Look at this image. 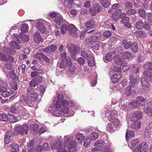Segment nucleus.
I'll return each mask as SVG.
<instances>
[{"label":"nucleus","instance_id":"1","mask_svg":"<svg viewBox=\"0 0 152 152\" xmlns=\"http://www.w3.org/2000/svg\"><path fill=\"white\" fill-rule=\"evenodd\" d=\"M64 146L61 144L60 140L50 142V145L53 149H56V152H75L76 150L77 143L75 140H71L66 137H64Z\"/></svg>","mask_w":152,"mask_h":152},{"label":"nucleus","instance_id":"2","mask_svg":"<svg viewBox=\"0 0 152 152\" xmlns=\"http://www.w3.org/2000/svg\"><path fill=\"white\" fill-rule=\"evenodd\" d=\"M143 67L144 69L149 70L143 72V77L141 79L143 88L147 90L150 86L147 81H152V73L151 71L152 70V62L146 63L144 65Z\"/></svg>","mask_w":152,"mask_h":152},{"label":"nucleus","instance_id":"3","mask_svg":"<svg viewBox=\"0 0 152 152\" xmlns=\"http://www.w3.org/2000/svg\"><path fill=\"white\" fill-rule=\"evenodd\" d=\"M37 98V94L32 89H30L28 91L26 96L24 98L26 103L29 104L31 102H34Z\"/></svg>","mask_w":152,"mask_h":152},{"label":"nucleus","instance_id":"4","mask_svg":"<svg viewBox=\"0 0 152 152\" xmlns=\"http://www.w3.org/2000/svg\"><path fill=\"white\" fill-rule=\"evenodd\" d=\"M138 104L135 100H132L127 104L126 102L122 101L120 105L121 107L125 111H126L132 108H135L137 106Z\"/></svg>","mask_w":152,"mask_h":152},{"label":"nucleus","instance_id":"5","mask_svg":"<svg viewBox=\"0 0 152 152\" xmlns=\"http://www.w3.org/2000/svg\"><path fill=\"white\" fill-rule=\"evenodd\" d=\"M86 41L88 45L93 49H96L97 50L99 49V42L98 40H95L93 37H90L89 38L86 39Z\"/></svg>","mask_w":152,"mask_h":152},{"label":"nucleus","instance_id":"6","mask_svg":"<svg viewBox=\"0 0 152 152\" xmlns=\"http://www.w3.org/2000/svg\"><path fill=\"white\" fill-rule=\"evenodd\" d=\"M12 38L14 40L11 41L10 45L12 47L15 49H20V47L16 41L19 42V39L18 37V34H13L12 36Z\"/></svg>","mask_w":152,"mask_h":152},{"label":"nucleus","instance_id":"7","mask_svg":"<svg viewBox=\"0 0 152 152\" xmlns=\"http://www.w3.org/2000/svg\"><path fill=\"white\" fill-rule=\"evenodd\" d=\"M115 62L119 65L123 67V70L125 71L129 69V67L127 66V63L124 60L119 57L114 58Z\"/></svg>","mask_w":152,"mask_h":152},{"label":"nucleus","instance_id":"8","mask_svg":"<svg viewBox=\"0 0 152 152\" xmlns=\"http://www.w3.org/2000/svg\"><path fill=\"white\" fill-rule=\"evenodd\" d=\"M66 47L72 55H75V54L79 53V48L73 44L69 43Z\"/></svg>","mask_w":152,"mask_h":152},{"label":"nucleus","instance_id":"9","mask_svg":"<svg viewBox=\"0 0 152 152\" xmlns=\"http://www.w3.org/2000/svg\"><path fill=\"white\" fill-rule=\"evenodd\" d=\"M68 29L69 34L72 37H76L78 36L77 28L74 25L69 24L68 26Z\"/></svg>","mask_w":152,"mask_h":152},{"label":"nucleus","instance_id":"10","mask_svg":"<svg viewBox=\"0 0 152 152\" xmlns=\"http://www.w3.org/2000/svg\"><path fill=\"white\" fill-rule=\"evenodd\" d=\"M55 105L56 109L53 113V115L56 117H61L63 115V114H62V112L61 111V108H60L61 107L60 104V103L57 102L55 103Z\"/></svg>","mask_w":152,"mask_h":152},{"label":"nucleus","instance_id":"11","mask_svg":"<svg viewBox=\"0 0 152 152\" xmlns=\"http://www.w3.org/2000/svg\"><path fill=\"white\" fill-rule=\"evenodd\" d=\"M122 10L121 9L117 10L115 12H114L112 15V18L115 21H117L119 18H121L125 16V13H123L122 12Z\"/></svg>","mask_w":152,"mask_h":152},{"label":"nucleus","instance_id":"12","mask_svg":"<svg viewBox=\"0 0 152 152\" xmlns=\"http://www.w3.org/2000/svg\"><path fill=\"white\" fill-rule=\"evenodd\" d=\"M16 130L18 132L22 135L27 134L28 130V127L27 124H24L21 126L17 127Z\"/></svg>","mask_w":152,"mask_h":152},{"label":"nucleus","instance_id":"13","mask_svg":"<svg viewBox=\"0 0 152 152\" xmlns=\"http://www.w3.org/2000/svg\"><path fill=\"white\" fill-rule=\"evenodd\" d=\"M142 113L140 111L135 112L133 114H132L130 116L131 121L136 120L138 121L142 117Z\"/></svg>","mask_w":152,"mask_h":152},{"label":"nucleus","instance_id":"14","mask_svg":"<svg viewBox=\"0 0 152 152\" xmlns=\"http://www.w3.org/2000/svg\"><path fill=\"white\" fill-rule=\"evenodd\" d=\"M144 112L150 116H152V101H149L147 106L143 108Z\"/></svg>","mask_w":152,"mask_h":152},{"label":"nucleus","instance_id":"15","mask_svg":"<svg viewBox=\"0 0 152 152\" xmlns=\"http://www.w3.org/2000/svg\"><path fill=\"white\" fill-rule=\"evenodd\" d=\"M35 57L41 61H43L44 60L47 63H49L50 61L49 59L42 53H37Z\"/></svg>","mask_w":152,"mask_h":152},{"label":"nucleus","instance_id":"16","mask_svg":"<svg viewBox=\"0 0 152 152\" xmlns=\"http://www.w3.org/2000/svg\"><path fill=\"white\" fill-rule=\"evenodd\" d=\"M57 49V47L55 45H51L46 48H44L43 51L48 53H51L55 51Z\"/></svg>","mask_w":152,"mask_h":152},{"label":"nucleus","instance_id":"17","mask_svg":"<svg viewBox=\"0 0 152 152\" xmlns=\"http://www.w3.org/2000/svg\"><path fill=\"white\" fill-rule=\"evenodd\" d=\"M129 79L130 80V85L132 86L137 83L138 80H139V79L137 78L136 77H134L132 75H130L129 77Z\"/></svg>","mask_w":152,"mask_h":152},{"label":"nucleus","instance_id":"18","mask_svg":"<svg viewBox=\"0 0 152 152\" xmlns=\"http://www.w3.org/2000/svg\"><path fill=\"white\" fill-rule=\"evenodd\" d=\"M36 28L41 33H45L46 31V29L45 26L41 22H37L36 23Z\"/></svg>","mask_w":152,"mask_h":152},{"label":"nucleus","instance_id":"19","mask_svg":"<svg viewBox=\"0 0 152 152\" xmlns=\"http://www.w3.org/2000/svg\"><path fill=\"white\" fill-rule=\"evenodd\" d=\"M34 39L35 42L37 43H40L42 41V39L39 32H35L33 35Z\"/></svg>","mask_w":152,"mask_h":152},{"label":"nucleus","instance_id":"20","mask_svg":"<svg viewBox=\"0 0 152 152\" xmlns=\"http://www.w3.org/2000/svg\"><path fill=\"white\" fill-rule=\"evenodd\" d=\"M121 77L119 73H115L111 77L112 82L113 83H115L118 81L119 80Z\"/></svg>","mask_w":152,"mask_h":152},{"label":"nucleus","instance_id":"21","mask_svg":"<svg viewBox=\"0 0 152 152\" xmlns=\"http://www.w3.org/2000/svg\"><path fill=\"white\" fill-rule=\"evenodd\" d=\"M134 57L133 54L128 52L123 53L121 55V57L124 59H131Z\"/></svg>","mask_w":152,"mask_h":152},{"label":"nucleus","instance_id":"22","mask_svg":"<svg viewBox=\"0 0 152 152\" xmlns=\"http://www.w3.org/2000/svg\"><path fill=\"white\" fill-rule=\"evenodd\" d=\"M132 121V123L130 125V127L132 128L137 129L140 128L141 125L140 121L136 120Z\"/></svg>","mask_w":152,"mask_h":152},{"label":"nucleus","instance_id":"23","mask_svg":"<svg viewBox=\"0 0 152 152\" xmlns=\"http://www.w3.org/2000/svg\"><path fill=\"white\" fill-rule=\"evenodd\" d=\"M94 8V11L91 10L90 12L91 15L93 16H95L96 15V12H99L101 10V7L99 4L95 5Z\"/></svg>","mask_w":152,"mask_h":152},{"label":"nucleus","instance_id":"24","mask_svg":"<svg viewBox=\"0 0 152 152\" xmlns=\"http://www.w3.org/2000/svg\"><path fill=\"white\" fill-rule=\"evenodd\" d=\"M104 145L105 143L104 141L102 140H98L94 144V146L95 147H98L99 148H100V150Z\"/></svg>","mask_w":152,"mask_h":152},{"label":"nucleus","instance_id":"25","mask_svg":"<svg viewBox=\"0 0 152 152\" xmlns=\"http://www.w3.org/2000/svg\"><path fill=\"white\" fill-rule=\"evenodd\" d=\"M12 134V132L11 131L7 132L5 134L4 140L5 143L8 144L10 142V138Z\"/></svg>","mask_w":152,"mask_h":152},{"label":"nucleus","instance_id":"26","mask_svg":"<svg viewBox=\"0 0 152 152\" xmlns=\"http://www.w3.org/2000/svg\"><path fill=\"white\" fill-rule=\"evenodd\" d=\"M54 21L56 23V26L59 25L61 23L63 22L62 16L60 14H58V16L54 19Z\"/></svg>","mask_w":152,"mask_h":152},{"label":"nucleus","instance_id":"27","mask_svg":"<svg viewBox=\"0 0 152 152\" xmlns=\"http://www.w3.org/2000/svg\"><path fill=\"white\" fill-rule=\"evenodd\" d=\"M38 125L36 124H34L30 126V129L31 132L33 134H36L38 131Z\"/></svg>","mask_w":152,"mask_h":152},{"label":"nucleus","instance_id":"28","mask_svg":"<svg viewBox=\"0 0 152 152\" xmlns=\"http://www.w3.org/2000/svg\"><path fill=\"white\" fill-rule=\"evenodd\" d=\"M109 121L112 123L113 125L115 127H120L121 126V123L117 118H113L110 119Z\"/></svg>","mask_w":152,"mask_h":152},{"label":"nucleus","instance_id":"29","mask_svg":"<svg viewBox=\"0 0 152 152\" xmlns=\"http://www.w3.org/2000/svg\"><path fill=\"white\" fill-rule=\"evenodd\" d=\"M113 54L112 52L107 54L105 56V58H104V61L106 63L108 61H111L113 57Z\"/></svg>","mask_w":152,"mask_h":152},{"label":"nucleus","instance_id":"30","mask_svg":"<svg viewBox=\"0 0 152 152\" xmlns=\"http://www.w3.org/2000/svg\"><path fill=\"white\" fill-rule=\"evenodd\" d=\"M0 93L6 90L8 86V85L6 83L2 81H0Z\"/></svg>","mask_w":152,"mask_h":152},{"label":"nucleus","instance_id":"31","mask_svg":"<svg viewBox=\"0 0 152 152\" xmlns=\"http://www.w3.org/2000/svg\"><path fill=\"white\" fill-rule=\"evenodd\" d=\"M86 26L88 30L94 28L95 27L94 21L92 20L87 22L86 23Z\"/></svg>","mask_w":152,"mask_h":152},{"label":"nucleus","instance_id":"32","mask_svg":"<svg viewBox=\"0 0 152 152\" xmlns=\"http://www.w3.org/2000/svg\"><path fill=\"white\" fill-rule=\"evenodd\" d=\"M137 99L138 103L142 106L144 105L147 102L146 100L141 96L138 97Z\"/></svg>","mask_w":152,"mask_h":152},{"label":"nucleus","instance_id":"33","mask_svg":"<svg viewBox=\"0 0 152 152\" xmlns=\"http://www.w3.org/2000/svg\"><path fill=\"white\" fill-rule=\"evenodd\" d=\"M148 149V145L146 142L142 143L140 147V152H147Z\"/></svg>","mask_w":152,"mask_h":152},{"label":"nucleus","instance_id":"34","mask_svg":"<svg viewBox=\"0 0 152 152\" xmlns=\"http://www.w3.org/2000/svg\"><path fill=\"white\" fill-rule=\"evenodd\" d=\"M10 146L12 149L14 150V151L10 150V152H18L19 151V146L16 143H11L10 145Z\"/></svg>","mask_w":152,"mask_h":152},{"label":"nucleus","instance_id":"35","mask_svg":"<svg viewBox=\"0 0 152 152\" xmlns=\"http://www.w3.org/2000/svg\"><path fill=\"white\" fill-rule=\"evenodd\" d=\"M8 118L9 121L12 123L16 122L18 120V117L14 116L12 115L9 114L8 116Z\"/></svg>","mask_w":152,"mask_h":152},{"label":"nucleus","instance_id":"36","mask_svg":"<svg viewBox=\"0 0 152 152\" xmlns=\"http://www.w3.org/2000/svg\"><path fill=\"white\" fill-rule=\"evenodd\" d=\"M84 136L83 135L80 133H79L77 134L76 137V139L77 140L78 143H81L83 140L84 139Z\"/></svg>","mask_w":152,"mask_h":152},{"label":"nucleus","instance_id":"37","mask_svg":"<svg viewBox=\"0 0 152 152\" xmlns=\"http://www.w3.org/2000/svg\"><path fill=\"white\" fill-rule=\"evenodd\" d=\"M91 138V136H88L87 137L84 141L83 145L84 147H86L90 144L91 141L92 140Z\"/></svg>","mask_w":152,"mask_h":152},{"label":"nucleus","instance_id":"38","mask_svg":"<svg viewBox=\"0 0 152 152\" xmlns=\"http://www.w3.org/2000/svg\"><path fill=\"white\" fill-rule=\"evenodd\" d=\"M132 42L126 40H124L122 42V45L125 49H128L131 46Z\"/></svg>","mask_w":152,"mask_h":152},{"label":"nucleus","instance_id":"39","mask_svg":"<svg viewBox=\"0 0 152 152\" xmlns=\"http://www.w3.org/2000/svg\"><path fill=\"white\" fill-rule=\"evenodd\" d=\"M135 134L134 132L132 131L129 130V129H126V139H128L130 137H134Z\"/></svg>","mask_w":152,"mask_h":152},{"label":"nucleus","instance_id":"40","mask_svg":"<svg viewBox=\"0 0 152 152\" xmlns=\"http://www.w3.org/2000/svg\"><path fill=\"white\" fill-rule=\"evenodd\" d=\"M131 46V49L134 53H136L138 50V47L137 43L136 42L132 43Z\"/></svg>","mask_w":152,"mask_h":152},{"label":"nucleus","instance_id":"41","mask_svg":"<svg viewBox=\"0 0 152 152\" xmlns=\"http://www.w3.org/2000/svg\"><path fill=\"white\" fill-rule=\"evenodd\" d=\"M28 26L27 23L23 24L20 28V30L21 31V33L27 31L28 30Z\"/></svg>","mask_w":152,"mask_h":152},{"label":"nucleus","instance_id":"42","mask_svg":"<svg viewBox=\"0 0 152 152\" xmlns=\"http://www.w3.org/2000/svg\"><path fill=\"white\" fill-rule=\"evenodd\" d=\"M88 65L90 66H93L95 64V62L93 57L91 56L90 58L88 59Z\"/></svg>","mask_w":152,"mask_h":152},{"label":"nucleus","instance_id":"43","mask_svg":"<svg viewBox=\"0 0 152 152\" xmlns=\"http://www.w3.org/2000/svg\"><path fill=\"white\" fill-rule=\"evenodd\" d=\"M100 1L102 5L105 7H107L110 5V3L108 0H100Z\"/></svg>","mask_w":152,"mask_h":152},{"label":"nucleus","instance_id":"44","mask_svg":"<svg viewBox=\"0 0 152 152\" xmlns=\"http://www.w3.org/2000/svg\"><path fill=\"white\" fill-rule=\"evenodd\" d=\"M3 50L4 52L13 55L15 53V50L12 51L8 48L5 47L3 48Z\"/></svg>","mask_w":152,"mask_h":152},{"label":"nucleus","instance_id":"45","mask_svg":"<svg viewBox=\"0 0 152 152\" xmlns=\"http://www.w3.org/2000/svg\"><path fill=\"white\" fill-rule=\"evenodd\" d=\"M144 26V24L143 23L140 21H139L136 23L135 24V27L138 29H141Z\"/></svg>","mask_w":152,"mask_h":152},{"label":"nucleus","instance_id":"46","mask_svg":"<svg viewBox=\"0 0 152 152\" xmlns=\"http://www.w3.org/2000/svg\"><path fill=\"white\" fill-rule=\"evenodd\" d=\"M81 55L85 58H88L91 57V56L87 53L85 50H83L80 52Z\"/></svg>","mask_w":152,"mask_h":152},{"label":"nucleus","instance_id":"47","mask_svg":"<svg viewBox=\"0 0 152 152\" xmlns=\"http://www.w3.org/2000/svg\"><path fill=\"white\" fill-rule=\"evenodd\" d=\"M122 52V48L121 46H119L116 48L115 50L113 52V54L117 55H120Z\"/></svg>","mask_w":152,"mask_h":152},{"label":"nucleus","instance_id":"48","mask_svg":"<svg viewBox=\"0 0 152 152\" xmlns=\"http://www.w3.org/2000/svg\"><path fill=\"white\" fill-rule=\"evenodd\" d=\"M20 35L21 39L22 42H26L28 40L29 37L28 36L24 34H22V33H21Z\"/></svg>","mask_w":152,"mask_h":152},{"label":"nucleus","instance_id":"49","mask_svg":"<svg viewBox=\"0 0 152 152\" xmlns=\"http://www.w3.org/2000/svg\"><path fill=\"white\" fill-rule=\"evenodd\" d=\"M68 31V26L66 24H63L61 28V31L62 34H65Z\"/></svg>","mask_w":152,"mask_h":152},{"label":"nucleus","instance_id":"50","mask_svg":"<svg viewBox=\"0 0 152 152\" xmlns=\"http://www.w3.org/2000/svg\"><path fill=\"white\" fill-rule=\"evenodd\" d=\"M138 12L139 15L143 18H145L146 14L145 11L143 9L141 8L139 10Z\"/></svg>","mask_w":152,"mask_h":152},{"label":"nucleus","instance_id":"51","mask_svg":"<svg viewBox=\"0 0 152 152\" xmlns=\"http://www.w3.org/2000/svg\"><path fill=\"white\" fill-rule=\"evenodd\" d=\"M132 87L131 86L129 85L128 86L125 90L124 93L126 94V95L128 96L130 95L132 91Z\"/></svg>","mask_w":152,"mask_h":152},{"label":"nucleus","instance_id":"52","mask_svg":"<svg viewBox=\"0 0 152 152\" xmlns=\"http://www.w3.org/2000/svg\"><path fill=\"white\" fill-rule=\"evenodd\" d=\"M151 136L150 131L148 129H146L144 132V137L145 138H149Z\"/></svg>","mask_w":152,"mask_h":152},{"label":"nucleus","instance_id":"53","mask_svg":"<svg viewBox=\"0 0 152 152\" xmlns=\"http://www.w3.org/2000/svg\"><path fill=\"white\" fill-rule=\"evenodd\" d=\"M101 36V34L100 33H97L95 34L93 36L90 37H93V39H95V40L99 39Z\"/></svg>","mask_w":152,"mask_h":152},{"label":"nucleus","instance_id":"54","mask_svg":"<svg viewBox=\"0 0 152 152\" xmlns=\"http://www.w3.org/2000/svg\"><path fill=\"white\" fill-rule=\"evenodd\" d=\"M8 119L6 115L4 114H0V121H6Z\"/></svg>","mask_w":152,"mask_h":152},{"label":"nucleus","instance_id":"55","mask_svg":"<svg viewBox=\"0 0 152 152\" xmlns=\"http://www.w3.org/2000/svg\"><path fill=\"white\" fill-rule=\"evenodd\" d=\"M139 140L137 139H134L131 142V144L133 147H136L139 144Z\"/></svg>","mask_w":152,"mask_h":152},{"label":"nucleus","instance_id":"56","mask_svg":"<svg viewBox=\"0 0 152 152\" xmlns=\"http://www.w3.org/2000/svg\"><path fill=\"white\" fill-rule=\"evenodd\" d=\"M133 1L134 2V4L135 8L141 6V4H142V2L139 1L138 0H133Z\"/></svg>","mask_w":152,"mask_h":152},{"label":"nucleus","instance_id":"57","mask_svg":"<svg viewBox=\"0 0 152 152\" xmlns=\"http://www.w3.org/2000/svg\"><path fill=\"white\" fill-rule=\"evenodd\" d=\"M113 111H109L108 112H107L105 114V116L107 117L109 120L110 119V118L115 115L114 112H113Z\"/></svg>","mask_w":152,"mask_h":152},{"label":"nucleus","instance_id":"58","mask_svg":"<svg viewBox=\"0 0 152 152\" xmlns=\"http://www.w3.org/2000/svg\"><path fill=\"white\" fill-rule=\"evenodd\" d=\"M91 138L92 140H95L97 139L98 137V134L96 132H93L91 134Z\"/></svg>","mask_w":152,"mask_h":152},{"label":"nucleus","instance_id":"59","mask_svg":"<svg viewBox=\"0 0 152 152\" xmlns=\"http://www.w3.org/2000/svg\"><path fill=\"white\" fill-rule=\"evenodd\" d=\"M4 93H1V95L4 97H7L9 96L12 94L11 91L9 90Z\"/></svg>","mask_w":152,"mask_h":152},{"label":"nucleus","instance_id":"60","mask_svg":"<svg viewBox=\"0 0 152 152\" xmlns=\"http://www.w3.org/2000/svg\"><path fill=\"white\" fill-rule=\"evenodd\" d=\"M58 14H60L55 12H51L49 13L48 15L50 18L55 19L58 16Z\"/></svg>","mask_w":152,"mask_h":152},{"label":"nucleus","instance_id":"61","mask_svg":"<svg viewBox=\"0 0 152 152\" xmlns=\"http://www.w3.org/2000/svg\"><path fill=\"white\" fill-rule=\"evenodd\" d=\"M7 55L2 53H0V60L3 61H7Z\"/></svg>","mask_w":152,"mask_h":152},{"label":"nucleus","instance_id":"62","mask_svg":"<svg viewBox=\"0 0 152 152\" xmlns=\"http://www.w3.org/2000/svg\"><path fill=\"white\" fill-rule=\"evenodd\" d=\"M61 110L63 115V114H66L69 112V108L67 107H62Z\"/></svg>","mask_w":152,"mask_h":152},{"label":"nucleus","instance_id":"63","mask_svg":"<svg viewBox=\"0 0 152 152\" xmlns=\"http://www.w3.org/2000/svg\"><path fill=\"white\" fill-rule=\"evenodd\" d=\"M61 57L62 61H66L67 58L66 57V52H64L61 53Z\"/></svg>","mask_w":152,"mask_h":152},{"label":"nucleus","instance_id":"64","mask_svg":"<svg viewBox=\"0 0 152 152\" xmlns=\"http://www.w3.org/2000/svg\"><path fill=\"white\" fill-rule=\"evenodd\" d=\"M145 18H147L150 22H151L152 20V13H146Z\"/></svg>","mask_w":152,"mask_h":152}]
</instances>
